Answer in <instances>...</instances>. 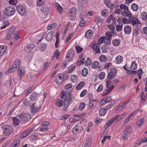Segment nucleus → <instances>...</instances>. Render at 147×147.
<instances>
[{"mask_svg": "<svg viewBox=\"0 0 147 147\" xmlns=\"http://www.w3.org/2000/svg\"><path fill=\"white\" fill-rule=\"evenodd\" d=\"M67 93L65 91H61L60 95L61 98L62 99H64V108H63V110L64 111H66L67 110V108L69 105L72 102L73 99L71 97V94Z\"/></svg>", "mask_w": 147, "mask_h": 147, "instance_id": "f257e3e1", "label": "nucleus"}, {"mask_svg": "<svg viewBox=\"0 0 147 147\" xmlns=\"http://www.w3.org/2000/svg\"><path fill=\"white\" fill-rule=\"evenodd\" d=\"M4 135L7 136L10 135L13 131V129L11 125L7 124L4 125L2 126Z\"/></svg>", "mask_w": 147, "mask_h": 147, "instance_id": "f03ea898", "label": "nucleus"}, {"mask_svg": "<svg viewBox=\"0 0 147 147\" xmlns=\"http://www.w3.org/2000/svg\"><path fill=\"white\" fill-rule=\"evenodd\" d=\"M118 70L115 67L110 68L109 71H108L107 79L109 80L113 79L116 76Z\"/></svg>", "mask_w": 147, "mask_h": 147, "instance_id": "7ed1b4c3", "label": "nucleus"}, {"mask_svg": "<svg viewBox=\"0 0 147 147\" xmlns=\"http://www.w3.org/2000/svg\"><path fill=\"white\" fill-rule=\"evenodd\" d=\"M16 11V9L13 7L9 6L7 7L4 10V12L6 16H11L13 15Z\"/></svg>", "mask_w": 147, "mask_h": 147, "instance_id": "20e7f679", "label": "nucleus"}, {"mask_svg": "<svg viewBox=\"0 0 147 147\" xmlns=\"http://www.w3.org/2000/svg\"><path fill=\"white\" fill-rule=\"evenodd\" d=\"M31 115L28 113H22L19 116V117L24 121H28L31 119Z\"/></svg>", "mask_w": 147, "mask_h": 147, "instance_id": "39448f33", "label": "nucleus"}, {"mask_svg": "<svg viewBox=\"0 0 147 147\" xmlns=\"http://www.w3.org/2000/svg\"><path fill=\"white\" fill-rule=\"evenodd\" d=\"M20 60L18 59L16 60L13 65L8 70L7 72L9 73H11L17 70V67H19L20 66Z\"/></svg>", "mask_w": 147, "mask_h": 147, "instance_id": "423d86ee", "label": "nucleus"}, {"mask_svg": "<svg viewBox=\"0 0 147 147\" xmlns=\"http://www.w3.org/2000/svg\"><path fill=\"white\" fill-rule=\"evenodd\" d=\"M75 55V51L73 50H69L66 55V61L67 62H69L74 57Z\"/></svg>", "mask_w": 147, "mask_h": 147, "instance_id": "0eeeda50", "label": "nucleus"}, {"mask_svg": "<svg viewBox=\"0 0 147 147\" xmlns=\"http://www.w3.org/2000/svg\"><path fill=\"white\" fill-rule=\"evenodd\" d=\"M16 9L18 13L21 16H24L26 13L25 8L21 5H18L16 7Z\"/></svg>", "mask_w": 147, "mask_h": 147, "instance_id": "6e6552de", "label": "nucleus"}, {"mask_svg": "<svg viewBox=\"0 0 147 147\" xmlns=\"http://www.w3.org/2000/svg\"><path fill=\"white\" fill-rule=\"evenodd\" d=\"M40 108V105L36 103H34L31 107V110L33 113L38 111Z\"/></svg>", "mask_w": 147, "mask_h": 147, "instance_id": "1a4fd4ad", "label": "nucleus"}, {"mask_svg": "<svg viewBox=\"0 0 147 147\" xmlns=\"http://www.w3.org/2000/svg\"><path fill=\"white\" fill-rule=\"evenodd\" d=\"M64 80L63 75L61 74H59L58 75V77L56 78L55 81L58 85L61 84Z\"/></svg>", "mask_w": 147, "mask_h": 147, "instance_id": "9d476101", "label": "nucleus"}, {"mask_svg": "<svg viewBox=\"0 0 147 147\" xmlns=\"http://www.w3.org/2000/svg\"><path fill=\"white\" fill-rule=\"evenodd\" d=\"M81 127L77 125L72 128L71 131L74 134H77L80 132L81 130Z\"/></svg>", "mask_w": 147, "mask_h": 147, "instance_id": "9b49d317", "label": "nucleus"}, {"mask_svg": "<svg viewBox=\"0 0 147 147\" xmlns=\"http://www.w3.org/2000/svg\"><path fill=\"white\" fill-rule=\"evenodd\" d=\"M121 15L124 16H128L129 18L132 16V14L129 10V8L123 11L121 13Z\"/></svg>", "mask_w": 147, "mask_h": 147, "instance_id": "f8f14e48", "label": "nucleus"}, {"mask_svg": "<svg viewBox=\"0 0 147 147\" xmlns=\"http://www.w3.org/2000/svg\"><path fill=\"white\" fill-rule=\"evenodd\" d=\"M129 19H130V23L131 22V24L133 25L137 24H141L139 20L134 17L131 16Z\"/></svg>", "mask_w": 147, "mask_h": 147, "instance_id": "ddd939ff", "label": "nucleus"}, {"mask_svg": "<svg viewBox=\"0 0 147 147\" xmlns=\"http://www.w3.org/2000/svg\"><path fill=\"white\" fill-rule=\"evenodd\" d=\"M126 115V113H124L121 114L120 115H117L114 117V118L115 120V122H118L120 120L124 118Z\"/></svg>", "mask_w": 147, "mask_h": 147, "instance_id": "4468645a", "label": "nucleus"}, {"mask_svg": "<svg viewBox=\"0 0 147 147\" xmlns=\"http://www.w3.org/2000/svg\"><path fill=\"white\" fill-rule=\"evenodd\" d=\"M124 30V32L125 34H129L131 32L132 28L130 26L126 25L125 26Z\"/></svg>", "mask_w": 147, "mask_h": 147, "instance_id": "2eb2a0df", "label": "nucleus"}, {"mask_svg": "<svg viewBox=\"0 0 147 147\" xmlns=\"http://www.w3.org/2000/svg\"><path fill=\"white\" fill-rule=\"evenodd\" d=\"M48 6L44 5L41 8V10L45 14L47 15L50 12Z\"/></svg>", "mask_w": 147, "mask_h": 147, "instance_id": "dca6fc26", "label": "nucleus"}, {"mask_svg": "<svg viewBox=\"0 0 147 147\" xmlns=\"http://www.w3.org/2000/svg\"><path fill=\"white\" fill-rule=\"evenodd\" d=\"M92 48L96 53H99L100 52V47L98 46L97 44L95 43L92 45Z\"/></svg>", "mask_w": 147, "mask_h": 147, "instance_id": "f3484780", "label": "nucleus"}, {"mask_svg": "<svg viewBox=\"0 0 147 147\" xmlns=\"http://www.w3.org/2000/svg\"><path fill=\"white\" fill-rule=\"evenodd\" d=\"M53 33L50 31L47 34L46 36V39L48 41H50L52 39L53 36Z\"/></svg>", "mask_w": 147, "mask_h": 147, "instance_id": "a211bd4d", "label": "nucleus"}, {"mask_svg": "<svg viewBox=\"0 0 147 147\" xmlns=\"http://www.w3.org/2000/svg\"><path fill=\"white\" fill-rule=\"evenodd\" d=\"M32 129L29 130H27L25 131L21 136L22 138H25L28 136L32 131Z\"/></svg>", "mask_w": 147, "mask_h": 147, "instance_id": "6ab92c4d", "label": "nucleus"}, {"mask_svg": "<svg viewBox=\"0 0 147 147\" xmlns=\"http://www.w3.org/2000/svg\"><path fill=\"white\" fill-rule=\"evenodd\" d=\"M7 50L6 47L4 45H0V57Z\"/></svg>", "mask_w": 147, "mask_h": 147, "instance_id": "aec40b11", "label": "nucleus"}, {"mask_svg": "<svg viewBox=\"0 0 147 147\" xmlns=\"http://www.w3.org/2000/svg\"><path fill=\"white\" fill-rule=\"evenodd\" d=\"M55 104L57 107H61L64 105V102L60 99H57L55 102Z\"/></svg>", "mask_w": 147, "mask_h": 147, "instance_id": "412c9836", "label": "nucleus"}, {"mask_svg": "<svg viewBox=\"0 0 147 147\" xmlns=\"http://www.w3.org/2000/svg\"><path fill=\"white\" fill-rule=\"evenodd\" d=\"M93 32L91 30H87L85 33V36L88 39H90L93 36Z\"/></svg>", "mask_w": 147, "mask_h": 147, "instance_id": "4be33fe9", "label": "nucleus"}, {"mask_svg": "<svg viewBox=\"0 0 147 147\" xmlns=\"http://www.w3.org/2000/svg\"><path fill=\"white\" fill-rule=\"evenodd\" d=\"M72 84L71 83L68 84L65 86V88L66 90V93H68L72 91Z\"/></svg>", "mask_w": 147, "mask_h": 147, "instance_id": "5701e85b", "label": "nucleus"}, {"mask_svg": "<svg viewBox=\"0 0 147 147\" xmlns=\"http://www.w3.org/2000/svg\"><path fill=\"white\" fill-rule=\"evenodd\" d=\"M107 108H101L100 109L99 111V114L100 116H103L105 115L108 110Z\"/></svg>", "mask_w": 147, "mask_h": 147, "instance_id": "b1692460", "label": "nucleus"}, {"mask_svg": "<svg viewBox=\"0 0 147 147\" xmlns=\"http://www.w3.org/2000/svg\"><path fill=\"white\" fill-rule=\"evenodd\" d=\"M34 47L35 45L33 44H29L28 45L27 47V49H26V50H27V52L29 53L32 51L34 49Z\"/></svg>", "mask_w": 147, "mask_h": 147, "instance_id": "393cba45", "label": "nucleus"}, {"mask_svg": "<svg viewBox=\"0 0 147 147\" xmlns=\"http://www.w3.org/2000/svg\"><path fill=\"white\" fill-rule=\"evenodd\" d=\"M18 73L20 75V78H21L25 74V70L24 68H20L18 70Z\"/></svg>", "mask_w": 147, "mask_h": 147, "instance_id": "a878e982", "label": "nucleus"}, {"mask_svg": "<svg viewBox=\"0 0 147 147\" xmlns=\"http://www.w3.org/2000/svg\"><path fill=\"white\" fill-rule=\"evenodd\" d=\"M37 97V94L35 92H33L30 95V99L32 101H33L36 100Z\"/></svg>", "mask_w": 147, "mask_h": 147, "instance_id": "bb28decb", "label": "nucleus"}, {"mask_svg": "<svg viewBox=\"0 0 147 147\" xmlns=\"http://www.w3.org/2000/svg\"><path fill=\"white\" fill-rule=\"evenodd\" d=\"M144 118H141L136 122V125L139 127H141L144 123Z\"/></svg>", "mask_w": 147, "mask_h": 147, "instance_id": "cd10ccee", "label": "nucleus"}, {"mask_svg": "<svg viewBox=\"0 0 147 147\" xmlns=\"http://www.w3.org/2000/svg\"><path fill=\"white\" fill-rule=\"evenodd\" d=\"M104 3L109 8L113 7L114 5L113 3L111 4V2L109 0H104Z\"/></svg>", "mask_w": 147, "mask_h": 147, "instance_id": "c85d7f7f", "label": "nucleus"}, {"mask_svg": "<svg viewBox=\"0 0 147 147\" xmlns=\"http://www.w3.org/2000/svg\"><path fill=\"white\" fill-rule=\"evenodd\" d=\"M91 66L93 69H96L98 67L99 68H100V66L99 67V62L97 61H94L92 62L91 64Z\"/></svg>", "mask_w": 147, "mask_h": 147, "instance_id": "c756f323", "label": "nucleus"}, {"mask_svg": "<svg viewBox=\"0 0 147 147\" xmlns=\"http://www.w3.org/2000/svg\"><path fill=\"white\" fill-rule=\"evenodd\" d=\"M85 83L84 81H82L76 86V89L77 90H79L81 89L84 85Z\"/></svg>", "mask_w": 147, "mask_h": 147, "instance_id": "7c9ffc66", "label": "nucleus"}, {"mask_svg": "<svg viewBox=\"0 0 147 147\" xmlns=\"http://www.w3.org/2000/svg\"><path fill=\"white\" fill-rule=\"evenodd\" d=\"M131 9L134 11H137L138 8V5L135 3H133L131 5Z\"/></svg>", "mask_w": 147, "mask_h": 147, "instance_id": "2f4dec72", "label": "nucleus"}, {"mask_svg": "<svg viewBox=\"0 0 147 147\" xmlns=\"http://www.w3.org/2000/svg\"><path fill=\"white\" fill-rule=\"evenodd\" d=\"M113 45L115 46H117L120 44V41L119 39L114 40L112 42Z\"/></svg>", "mask_w": 147, "mask_h": 147, "instance_id": "473e14b6", "label": "nucleus"}, {"mask_svg": "<svg viewBox=\"0 0 147 147\" xmlns=\"http://www.w3.org/2000/svg\"><path fill=\"white\" fill-rule=\"evenodd\" d=\"M20 121L19 119L16 117H14L13 118V123L15 125H17L19 124Z\"/></svg>", "mask_w": 147, "mask_h": 147, "instance_id": "72a5a7b5", "label": "nucleus"}, {"mask_svg": "<svg viewBox=\"0 0 147 147\" xmlns=\"http://www.w3.org/2000/svg\"><path fill=\"white\" fill-rule=\"evenodd\" d=\"M78 79L76 75H72L71 78V80L72 83H75L77 81Z\"/></svg>", "mask_w": 147, "mask_h": 147, "instance_id": "f704fd0d", "label": "nucleus"}, {"mask_svg": "<svg viewBox=\"0 0 147 147\" xmlns=\"http://www.w3.org/2000/svg\"><path fill=\"white\" fill-rule=\"evenodd\" d=\"M123 57L120 55L118 56L116 58V63L118 64L121 63L123 61Z\"/></svg>", "mask_w": 147, "mask_h": 147, "instance_id": "c9c22d12", "label": "nucleus"}, {"mask_svg": "<svg viewBox=\"0 0 147 147\" xmlns=\"http://www.w3.org/2000/svg\"><path fill=\"white\" fill-rule=\"evenodd\" d=\"M115 122V120L114 117L109 120L107 122L106 125L108 126H110L113 123Z\"/></svg>", "mask_w": 147, "mask_h": 147, "instance_id": "e433bc0d", "label": "nucleus"}, {"mask_svg": "<svg viewBox=\"0 0 147 147\" xmlns=\"http://www.w3.org/2000/svg\"><path fill=\"white\" fill-rule=\"evenodd\" d=\"M137 64L135 61H133L131 64L130 67V69L131 70H134L137 68Z\"/></svg>", "mask_w": 147, "mask_h": 147, "instance_id": "4c0bfd02", "label": "nucleus"}, {"mask_svg": "<svg viewBox=\"0 0 147 147\" xmlns=\"http://www.w3.org/2000/svg\"><path fill=\"white\" fill-rule=\"evenodd\" d=\"M114 34L111 31L108 32L106 33V38L109 39V40H111L112 36V34Z\"/></svg>", "mask_w": 147, "mask_h": 147, "instance_id": "58836bf2", "label": "nucleus"}, {"mask_svg": "<svg viewBox=\"0 0 147 147\" xmlns=\"http://www.w3.org/2000/svg\"><path fill=\"white\" fill-rule=\"evenodd\" d=\"M6 15L5 13L1 12L0 13V20L3 22L5 20Z\"/></svg>", "mask_w": 147, "mask_h": 147, "instance_id": "ea45409f", "label": "nucleus"}, {"mask_svg": "<svg viewBox=\"0 0 147 147\" xmlns=\"http://www.w3.org/2000/svg\"><path fill=\"white\" fill-rule=\"evenodd\" d=\"M99 59L101 62H104L107 60V58L105 56L102 55L100 56Z\"/></svg>", "mask_w": 147, "mask_h": 147, "instance_id": "a19ab883", "label": "nucleus"}, {"mask_svg": "<svg viewBox=\"0 0 147 147\" xmlns=\"http://www.w3.org/2000/svg\"><path fill=\"white\" fill-rule=\"evenodd\" d=\"M9 22L7 20H5L3 22V26L1 27V29L2 30L5 28L6 26L9 25Z\"/></svg>", "mask_w": 147, "mask_h": 147, "instance_id": "79ce46f5", "label": "nucleus"}, {"mask_svg": "<svg viewBox=\"0 0 147 147\" xmlns=\"http://www.w3.org/2000/svg\"><path fill=\"white\" fill-rule=\"evenodd\" d=\"M85 104L84 102H82L80 103L78 107V109L80 111L83 110L85 107Z\"/></svg>", "mask_w": 147, "mask_h": 147, "instance_id": "37998d69", "label": "nucleus"}, {"mask_svg": "<svg viewBox=\"0 0 147 147\" xmlns=\"http://www.w3.org/2000/svg\"><path fill=\"white\" fill-rule=\"evenodd\" d=\"M135 112H133L130 114L128 116V117L125 119L124 120V123H127V122L129 121V119H131V117L134 115L135 114Z\"/></svg>", "mask_w": 147, "mask_h": 147, "instance_id": "c03bdc74", "label": "nucleus"}, {"mask_svg": "<svg viewBox=\"0 0 147 147\" xmlns=\"http://www.w3.org/2000/svg\"><path fill=\"white\" fill-rule=\"evenodd\" d=\"M88 70L86 68H84L82 71V75L84 77L87 76L88 73Z\"/></svg>", "mask_w": 147, "mask_h": 147, "instance_id": "a18cd8bd", "label": "nucleus"}, {"mask_svg": "<svg viewBox=\"0 0 147 147\" xmlns=\"http://www.w3.org/2000/svg\"><path fill=\"white\" fill-rule=\"evenodd\" d=\"M57 24L56 23L53 24H51L48 26L47 29L48 30L52 29L53 28H55L56 27Z\"/></svg>", "mask_w": 147, "mask_h": 147, "instance_id": "49530a36", "label": "nucleus"}, {"mask_svg": "<svg viewBox=\"0 0 147 147\" xmlns=\"http://www.w3.org/2000/svg\"><path fill=\"white\" fill-rule=\"evenodd\" d=\"M105 39H106L105 37H101L98 40L97 44L98 45H100L105 40Z\"/></svg>", "mask_w": 147, "mask_h": 147, "instance_id": "de8ad7c7", "label": "nucleus"}, {"mask_svg": "<svg viewBox=\"0 0 147 147\" xmlns=\"http://www.w3.org/2000/svg\"><path fill=\"white\" fill-rule=\"evenodd\" d=\"M141 15L143 20H146L147 19V13L146 12H142Z\"/></svg>", "mask_w": 147, "mask_h": 147, "instance_id": "09e8293b", "label": "nucleus"}, {"mask_svg": "<svg viewBox=\"0 0 147 147\" xmlns=\"http://www.w3.org/2000/svg\"><path fill=\"white\" fill-rule=\"evenodd\" d=\"M102 52L103 53H106L108 51V49L106 46L103 45L102 46L101 48Z\"/></svg>", "mask_w": 147, "mask_h": 147, "instance_id": "8fccbe9b", "label": "nucleus"}, {"mask_svg": "<svg viewBox=\"0 0 147 147\" xmlns=\"http://www.w3.org/2000/svg\"><path fill=\"white\" fill-rule=\"evenodd\" d=\"M23 103L25 105L28 106L30 105V102L27 98H26L24 101Z\"/></svg>", "mask_w": 147, "mask_h": 147, "instance_id": "3c124183", "label": "nucleus"}, {"mask_svg": "<svg viewBox=\"0 0 147 147\" xmlns=\"http://www.w3.org/2000/svg\"><path fill=\"white\" fill-rule=\"evenodd\" d=\"M87 1V0H78V4L79 5H82L86 4Z\"/></svg>", "mask_w": 147, "mask_h": 147, "instance_id": "603ef678", "label": "nucleus"}, {"mask_svg": "<svg viewBox=\"0 0 147 147\" xmlns=\"http://www.w3.org/2000/svg\"><path fill=\"white\" fill-rule=\"evenodd\" d=\"M46 0H37L36 3L38 6L42 5L45 3Z\"/></svg>", "mask_w": 147, "mask_h": 147, "instance_id": "864d4df0", "label": "nucleus"}, {"mask_svg": "<svg viewBox=\"0 0 147 147\" xmlns=\"http://www.w3.org/2000/svg\"><path fill=\"white\" fill-rule=\"evenodd\" d=\"M122 23L124 24H128L130 23V19H126L125 17L122 19Z\"/></svg>", "mask_w": 147, "mask_h": 147, "instance_id": "5fc2aeb1", "label": "nucleus"}, {"mask_svg": "<svg viewBox=\"0 0 147 147\" xmlns=\"http://www.w3.org/2000/svg\"><path fill=\"white\" fill-rule=\"evenodd\" d=\"M110 103L112 104L111 105H108L107 107L108 109H109L115 105V102L114 100H112L110 102Z\"/></svg>", "mask_w": 147, "mask_h": 147, "instance_id": "6e6d98bb", "label": "nucleus"}, {"mask_svg": "<svg viewBox=\"0 0 147 147\" xmlns=\"http://www.w3.org/2000/svg\"><path fill=\"white\" fill-rule=\"evenodd\" d=\"M123 25L121 24L120 25H117L116 26V31H120L122 30Z\"/></svg>", "mask_w": 147, "mask_h": 147, "instance_id": "4d7b16f0", "label": "nucleus"}, {"mask_svg": "<svg viewBox=\"0 0 147 147\" xmlns=\"http://www.w3.org/2000/svg\"><path fill=\"white\" fill-rule=\"evenodd\" d=\"M105 76V74L104 72H101L99 76V78L100 80H103L104 79Z\"/></svg>", "mask_w": 147, "mask_h": 147, "instance_id": "13d9d810", "label": "nucleus"}, {"mask_svg": "<svg viewBox=\"0 0 147 147\" xmlns=\"http://www.w3.org/2000/svg\"><path fill=\"white\" fill-rule=\"evenodd\" d=\"M77 11V9L76 7H73L70 11V13L74 15L76 13Z\"/></svg>", "mask_w": 147, "mask_h": 147, "instance_id": "bf43d9fd", "label": "nucleus"}, {"mask_svg": "<svg viewBox=\"0 0 147 147\" xmlns=\"http://www.w3.org/2000/svg\"><path fill=\"white\" fill-rule=\"evenodd\" d=\"M108 27L110 29L111 32L114 33L115 30V27L113 25H110L108 26Z\"/></svg>", "mask_w": 147, "mask_h": 147, "instance_id": "052dcab7", "label": "nucleus"}, {"mask_svg": "<svg viewBox=\"0 0 147 147\" xmlns=\"http://www.w3.org/2000/svg\"><path fill=\"white\" fill-rule=\"evenodd\" d=\"M15 30V28L14 27H12L8 31L7 33L12 35L13 33L14 32Z\"/></svg>", "mask_w": 147, "mask_h": 147, "instance_id": "680f3d73", "label": "nucleus"}, {"mask_svg": "<svg viewBox=\"0 0 147 147\" xmlns=\"http://www.w3.org/2000/svg\"><path fill=\"white\" fill-rule=\"evenodd\" d=\"M76 49L77 52L79 53L81 52L83 49L80 46H77L76 47Z\"/></svg>", "mask_w": 147, "mask_h": 147, "instance_id": "e2e57ef3", "label": "nucleus"}, {"mask_svg": "<svg viewBox=\"0 0 147 147\" xmlns=\"http://www.w3.org/2000/svg\"><path fill=\"white\" fill-rule=\"evenodd\" d=\"M87 92V90H83L80 94V96L81 97L84 96Z\"/></svg>", "mask_w": 147, "mask_h": 147, "instance_id": "0e129e2a", "label": "nucleus"}, {"mask_svg": "<svg viewBox=\"0 0 147 147\" xmlns=\"http://www.w3.org/2000/svg\"><path fill=\"white\" fill-rule=\"evenodd\" d=\"M91 63L92 61L89 58H88L86 61L85 62V64L86 65H88L91 64Z\"/></svg>", "mask_w": 147, "mask_h": 147, "instance_id": "69168bd1", "label": "nucleus"}, {"mask_svg": "<svg viewBox=\"0 0 147 147\" xmlns=\"http://www.w3.org/2000/svg\"><path fill=\"white\" fill-rule=\"evenodd\" d=\"M119 7L121 9H123L124 11L128 8V7L126 6L125 5L123 4H121Z\"/></svg>", "mask_w": 147, "mask_h": 147, "instance_id": "338daca9", "label": "nucleus"}, {"mask_svg": "<svg viewBox=\"0 0 147 147\" xmlns=\"http://www.w3.org/2000/svg\"><path fill=\"white\" fill-rule=\"evenodd\" d=\"M91 142L89 140L86 141L84 147H90Z\"/></svg>", "mask_w": 147, "mask_h": 147, "instance_id": "774afa93", "label": "nucleus"}]
</instances>
